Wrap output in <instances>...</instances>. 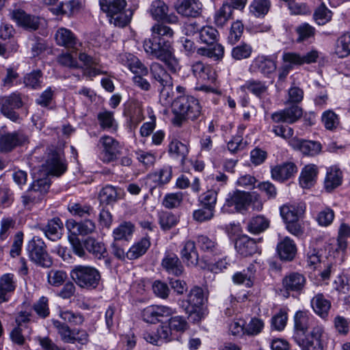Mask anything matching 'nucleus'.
<instances>
[{"mask_svg": "<svg viewBox=\"0 0 350 350\" xmlns=\"http://www.w3.org/2000/svg\"><path fill=\"white\" fill-rule=\"evenodd\" d=\"M85 250L98 259L105 257L106 248L105 245L92 237H88L84 240Z\"/></svg>", "mask_w": 350, "mask_h": 350, "instance_id": "58836bf2", "label": "nucleus"}, {"mask_svg": "<svg viewBox=\"0 0 350 350\" xmlns=\"http://www.w3.org/2000/svg\"><path fill=\"white\" fill-rule=\"evenodd\" d=\"M61 340L65 343H75V329H72L68 324L58 320H52Z\"/></svg>", "mask_w": 350, "mask_h": 350, "instance_id": "e433bc0d", "label": "nucleus"}, {"mask_svg": "<svg viewBox=\"0 0 350 350\" xmlns=\"http://www.w3.org/2000/svg\"><path fill=\"white\" fill-rule=\"evenodd\" d=\"M46 244L39 237L35 236L27 244V250L29 257L36 265L44 267H49L53 262L49 257Z\"/></svg>", "mask_w": 350, "mask_h": 350, "instance_id": "39448f33", "label": "nucleus"}, {"mask_svg": "<svg viewBox=\"0 0 350 350\" xmlns=\"http://www.w3.org/2000/svg\"><path fill=\"white\" fill-rule=\"evenodd\" d=\"M63 226L62 220L56 217L49 219L45 226H39L38 228L49 239L56 241L61 237Z\"/></svg>", "mask_w": 350, "mask_h": 350, "instance_id": "b1692460", "label": "nucleus"}, {"mask_svg": "<svg viewBox=\"0 0 350 350\" xmlns=\"http://www.w3.org/2000/svg\"><path fill=\"white\" fill-rule=\"evenodd\" d=\"M306 283L305 276L298 272H291L282 279V286L288 292L300 293Z\"/></svg>", "mask_w": 350, "mask_h": 350, "instance_id": "f3484780", "label": "nucleus"}, {"mask_svg": "<svg viewBox=\"0 0 350 350\" xmlns=\"http://www.w3.org/2000/svg\"><path fill=\"white\" fill-rule=\"evenodd\" d=\"M183 200V193L182 192L167 193L163 200L162 205L168 209L178 208L180 206Z\"/></svg>", "mask_w": 350, "mask_h": 350, "instance_id": "13d9d810", "label": "nucleus"}, {"mask_svg": "<svg viewBox=\"0 0 350 350\" xmlns=\"http://www.w3.org/2000/svg\"><path fill=\"white\" fill-rule=\"evenodd\" d=\"M169 152L173 157L178 159L180 163L183 165L189 153V149L185 144L175 140L170 143Z\"/></svg>", "mask_w": 350, "mask_h": 350, "instance_id": "a18cd8bd", "label": "nucleus"}, {"mask_svg": "<svg viewBox=\"0 0 350 350\" xmlns=\"http://www.w3.org/2000/svg\"><path fill=\"white\" fill-rule=\"evenodd\" d=\"M181 258L187 266H196L198 262V254L195 242L187 241L180 251Z\"/></svg>", "mask_w": 350, "mask_h": 350, "instance_id": "c756f323", "label": "nucleus"}, {"mask_svg": "<svg viewBox=\"0 0 350 350\" xmlns=\"http://www.w3.org/2000/svg\"><path fill=\"white\" fill-rule=\"evenodd\" d=\"M172 167L165 166L158 172L149 175V177L158 185H163L170 182L172 178Z\"/></svg>", "mask_w": 350, "mask_h": 350, "instance_id": "5fc2aeb1", "label": "nucleus"}, {"mask_svg": "<svg viewBox=\"0 0 350 350\" xmlns=\"http://www.w3.org/2000/svg\"><path fill=\"white\" fill-rule=\"evenodd\" d=\"M318 57L319 52L316 50H312L304 55L295 52H284L282 59L284 65L290 66L292 70L294 66L316 62Z\"/></svg>", "mask_w": 350, "mask_h": 350, "instance_id": "9d476101", "label": "nucleus"}, {"mask_svg": "<svg viewBox=\"0 0 350 350\" xmlns=\"http://www.w3.org/2000/svg\"><path fill=\"white\" fill-rule=\"evenodd\" d=\"M151 38L145 39L143 47L152 58L163 62L172 72L178 69V62L174 54L170 40L174 36L171 27L163 23H155L150 29Z\"/></svg>", "mask_w": 350, "mask_h": 350, "instance_id": "f257e3e1", "label": "nucleus"}, {"mask_svg": "<svg viewBox=\"0 0 350 350\" xmlns=\"http://www.w3.org/2000/svg\"><path fill=\"white\" fill-rule=\"evenodd\" d=\"M197 53L215 60H220L224 55V47L220 44H216L213 48H199L197 50Z\"/></svg>", "mask_w": 350, "mask_h": 350, "instance_id": "3c124183", "label": "nucleus"}, {"mask_svg": "<svg viewBox=\"0 0 350 350\" xmlns=\"http://www.w3.org/2000/svg\"><path fill=\"white\" fill-rule=\"evenodd\" d=\"M310 324V318L306 312L298 311L294 317L293 339L298 336H304Z\"/></svg>", "mask_w": 350, "mask_h": 350, "instance_id": "bb28decb", "label": "nucleus"}, {"mask_svg": "<svg viewBox=\"0 0 350 350\" xmlns=\"http://www.w3.org/2000/svg\"><path fill=\"white\" fill-rule=\"evenodd\" d=\"M276 68L275 62L271 57L265 55H258L253 59L250 65L251 70L260 72L267 77L273 73Z\"/></svg>", "mask_w": 350, "mask_h": 350, "instance_id": "dca6fc26", "label": "nucleus"}, {"mask_svg": "<svg viewBox=\"0 0 350 350\" xmlns=\"http://www.w3.org/2000/svg\"><path fill=\"white\" fill-rule=\"evenodd\" d=\"M332 16V12L324 3L321 4L314 11L313 17L316 23L319 25H323L328 23Z\"/></svg>", "mask_w": 350, "mask_h": 350, "instance_id": "052dcab7", "label": "nucleus"}, {"mask_svg": "<svg viewBox=\"0 0 350 350\" xmlns=\"http://www.w3.org/2000/svg\"><path fill=\"white\" fill-rule=\"evenodd\" d=\"M67 278V274L62 270L51 269L48 272L47 280L53 286H60Z\"/></svg>", "mask_w": 350, "mask_h": 350, "instance_id": "69168bd1", "label": "nucleus"}, {"mask_svg": "<svg viewBox=\"0 0 350 350\" xmlns=\"http://www.w3.org/2000/svg\"><path fill=\"white\" fill-rule=\"evenodd\" d=\"M99 4L111 24L123 27L130 22V17L124 12L126 0H100Z\"/></svg>", "mask_w": 350, "mask_h": 350, "instance_id": "20e7f679", "label": "nucleus"}, {"mask_svg": "<svg viewBox=\"0 0 350 350\" xmlns=\"http://www.w3.org/2000/svg\"><path fill=\"white\" fill-rule=\"evenodd\" d=\"M152 79L163 88L172 87V79L165 68L158 62H153L150 68Z\"/></svg>", "mask_w": 350, "mask_h": 350, "instance_id": "4be33fe9", "label": "nucleus"}, {"mask_svg": "<svg viewBox=\"0 0 350 350\" xmlns=\"http://www.w3.org/2000/svg\"><path fill=\"white\" fill-rule=\"evenodd\" d=\"M252 52L253 48L250 44L241 42L232 49L231 56L232 59L240 61L250 58Z\"/></svg>", "mask_w": 350, "mask_h": 350, "instance_id": "09e8293b", "label": "nucleus"}, {"mask_svg": "<svg viewBox=\"0 0 350 350\" xmlns=\"http://www.w3.org/2000/svg\"><path fill=\"white\" fill-rule=\"evenodd\" d=\"M161 267L168 274L180 276L184 271V267L178 256L170 252H166L161 260Z\"/></svg>", "mask_w": 350, "mask_h": 350, "instance_id": "4468645a", "label": "nucleus"}, {"mask_svg": "<svg viewBox=\"0 0 350 350\" xmlns=\"http://www.w3.org/2000/svg\"><path fill=\"white\" fill-rule=\"evenodd\" d=\"M46 165L49 174L55 176H61L67 169L64 155L56 151H53L49 154Z\"/></svg>", "mask_w": 350, "mask_h": 350, "instance_id": "ddd939ff", "label": "nucleus"}, {"mask_svg": "<svg viewBox=\"0 0 350 350\" xmlns=\"http://www.w3.org/2000/svg\"><path fill=\"white\" fill-rule=\"evenodd\" d=\"M342 172L336 167L327 170L325 180L324 188L327 192H331L342 183Z\"/></svg>", "mask_w": 350, "mask_h": 350, "instance_id": "c85d7f7f", "label": "nucleus"}, {"mask_svg": "<svg viewBox=\"0 0 350 350\" xmlns=\"http://www.w3.org/2000/svg\"><path fill=\"white\" fill-rule=\"evenodd\" d=\"M50 185V180L47 176L35 180L27 193L22 196L23 205L29 206L41 200L44 195L47 193Z\"/></svg>", "mask_w": 350, "mask_h": 350, "instance_id": "6e6552de", "label": "nucleus"}, {"mask_svg": "<svg viewBox=\"0 0 350 350\" xmlns=\"http://www.w3.org/2000/svg\"><path fill=\"white\" fill-rule=\"evenodd\" d=\"M202 5L199 0H179L176 5L178 14L186 17H197L202 12Z\"/></svg>", "mask_w": 350, "mask_h": 350, "instance_id": "412c9836", "label": "nucleus"}, {"mask_svg": "<svg viewBox=\"0 0 350 350\" xmlns=\"http://www.w3.org/2000/svg\"><path fill=\"white\" fill-rule=\"evenodd\" d=\"M150 246V241L148 237H144L131 247L126 252V258L134 260L143 256Z\"/></svg>", "mask_w": 350, "mask_h": 350, "instance_id": "f704fd0d", "label": "nucleus"}, {"mask_svg": "<svg viewBox=\"0 0 350 350\" xmlns=\"http://www.w3.org/2000/svg\"><path fill=\"white\" fill-rule=\"evenodd\" d=\"M297 172V166L293 163H285L271 169V177L275 180L283 182L291 178Z\"/></svg>", "mask_w": 350, "mask_h": 350, "instance_id": "393cba45", "label": "nucleus"}, {"mask_svg": "<svg viewBox=\"0 0 350 350\" xmlns=\"http://www.w3.org/2000/svg\"><path fill=\"white\" fill-rule=\"evenodd\" d=\"M311 306L316 314L325 318L331 307V302L322 293L317 294L311 299Z\"/></svg>", "mask_w": 350, "mask_h": 350, "instance_id": "2f4dec72", "label": "nucleus"}, {"mask_svg": "<svg viewBox=\"0 0 350 350\" xmlns=\"http://www.w3.org/2000/svg\"><path fill=\"white\" fill-rule=\"evenodd\" d=\"M235 248L239 254L245 257L258 252L256 241L246 235L239 237L236 241Z\"/></svg>", "mask_w": 350, "mask_h": 350, "instance_id": "5701e85b", "label": "nucleus"}, {"mask_svg": "<svg viewBox=\"0 0 350 350\" xmlns=\"http://www.w3.org/2000/svg\"><path fill=\"white\" fill-rule=\"evenodd\" d=\"M175 313V310L171 307L163 305H151L145 308L142 312L144 321L155 324L161 322L163 318H167Z\"/></svg>", "mask_w": 350, "mask_h": 350, "instance_id": "1a4fd4ad", "label": "nucleus"}, {"mask_svg": "<svg viewBox=\"0 0 350 350\" xmlns=\"http://www.w3.org/2000/svg\"><path fill=\"white\" fill-rule=\"evenodd\" d=\"M59 317L71 325H80L84 322L83 315L79 312L72 310H64L59 312Z\"/></svg>", "mask_w": 350, "mask_h": 350, "instance_id": "4d7b16f0", "label": "nucleus"}, {"mask_svg": "<svg viewBox=\"0 0 350 350\" xmlns=\"http://www.w3.org/2000/svg\"><path fill=\"white\" fill-rule=\"evenodd\" d=\"M102 146L100 158L105 163H109L116 160L120 154L122 147L120 143L112 137L104 135L99 139Z\"/></svg>", "mask_w": 350, "mask_h": 350, "instance_id": "9b49d317", "label": "nucleus"}, {"mask_svg": "<svg viewBox=\"0 0 350 350\" xmlns=\"http://www.w3.org/2000/svg\"><path fill=\"white\" fill-rule=\"evenodd\" d=\"M277 250L280 258L284 260H293L297 251L294 241L287 237L278 244Z\"/></svg>", "mask_w": 350, "mask_h": 350, "instance_id": "7c9ffc66", "label": "nucleus"}, {"mask_svg": "<svg viewBox=\"0 0 350 350\" xmlns=\"http://www.w3.org/2000/svg\"><path fill=\"white\" fill-rule=\"evenodd\" d=\"M207 298L203 289L199 286L193 287L187 295V310L190 312H196L202 307Z\"/></svg>", "mask_w": 350, "mask_h": 350, "instance_id": "6ab92c4d", "label": "nucleus"}, {"mask_svg": "<svg viewBox=\"0 0 350 350\" xmlns=\"http://www.w3.org/2000/svg\"><path fill=\"white\" fill-rule=\"evenodd\" d=\"M304 213L302 207L295 205H283L280 207V215L285 224L290 221H295L299 219L300 215Z\"/></svg>", "mask_w": 350, "mask_h": 350, "instance_id": "49530a36", "label": "nucleus"}, {"mask_svg": "<svg viewBox=\"0 0 350 350\" xmlns=\"http://www.w3.org/2000/svg\"><path fill=\"white\" fill-rule=\"evenodd\" d=\"M197 243L200 249L204 252L217 253L218 252V245L215 240L207 236H198Z\"/></svg>", "mask_w": 350, "mask_h": 350, "instance_id": "6e6d98bb", "label": "nucleus"}, {"mask_svg": "<svg viewBox=\"0 0 350 350\" xmlns=\"http://www.w3.org/2000/svg\"><path fill=\"white\" fill-rule=\"evenodd\" d=\"M42 73L40 70H33L23 77V83L26 88L33 90L40 89L42 84Z\"/></svg>", "mask_w": 350, "mask_h": 350, "instance_id": "864d4df0", "label": "nucleus"}, {"mask_svg": "<svg viewBox=\"0 0 350 350\" xmlns=\"http://www.w3.org/2000/svg\"><path fill=\"white\" fill-rule=\"evenodd\" d=\"M11 18L13 19L19 26L30 30L34 31L38 29L40 25V18L35 16L27 14L25 12L22 10H15L11 13Z\"/></svg>", "mask_w": 350, "mask_h": 350, "instance_id": "2eb2a0df", "label": "nucleus"}, {"mask_svg": "<svg viewBox=\"0 0 350 350\" xmlns=\"http://www.w3.org/2000/svg\"><path fill=\"white\" fill-rule=\"evenodd\" d=\"M55 40L58 45L67 48H74L77 44V38L69 29L62 27L55 33Z\"/></svg>", "mask_w": 350, "mask_h": 350, "instance_id": "c9c22d12", "label": "nucleus"}, {"mask_svg": "<svg viewBox=\"0 0 350 350\" xmlns=\"http://www.w3.org/2000/svg\"><path fill=\"white\" fill-rule=\"evenodd\" d=\"M323 328L316 326L308 335L298 336L294 340L302 350H323Z\"/></svg>", "mask_w": 350, "mask_h": 350, "instance_id": "0eeeda50", "label": "nucleus"}, {"mask_svg": "<svg viewBox=\"0 0 350 350\" xmlns=\"http://www.w3.org/2000/svg\"><path fill=\"white\" fill-rule=\"evenodd\" d=\"M1 109H19L24 106L22 95L18 92L12 93L8 96L0 98Z\"/></svg>", "mask_w": 350, "mask_h": 350, "instance_id": "a19ab883", "label": "nucleus"}, {"mask_svg": "<svg viewBox=\"0 0 350 350\" xmlns=\"http://www.w3.org/2000/svg\"><path fill=\"white\" fill-rule=\"evenodd\" d=\"M232 15V8L228 4L222 7L215 14V23L218 27H223Z\"/></svg>", "mask_w": 350, "mask_h": 350, "instance_id": "0e129e2a", "label": "nucleus"}, {"mask_svg": "<svg viewBox=\"0 0 350 350\" xmlns=\"http://www.w3.org/2000/svg\"><path fill=\"white\" fill-rule=\"evenodd\" d=\"M68 210L75 216L80 217L90 216L93 211L91 206L80 203H71L68 205Z\"/></svg>", "mask_w": 350, "mask_h": 350, "instance_id": "774afa93", "label": "nucleus"}, {"mask_svg": "<svg viewBox=\"0 0 350 350\" xmlns=\"http://www.w3.org/2000/svg\"><path fill=\"white\" fill-rule=\"evenodd\" d=\"M191 70L193 74L202 81H207L210 79L211 68L209 66L204 64L202 62H195L192 66Z\"/></svg>", "mask_w": 350, "mask_h": 350, "instance_id": "e2e57ef3", "label": "nucleus"}, {"mask_svg": "<svg viewBox=\"0 0 350 350\" xmlns=\"http://www.w3.org/2000/svg\"><path fill=\"white\" fill-rule=\"evenodd\" d=\"M247 91H249L256 95V96H261L265 94L267 91V86L265 83L258 80L250 79L240 87V92L242 94H245Z\"/></svg>", "mask_w": 350, "mask_h": 350, "instance_id": "ea45409f", "label": "nucleus"}, {"mask_svg": "<svg viewBox=\"0 0 350 350\" xmlns=\"http://www.w3.org/2000/svg\"><path fill=\"white\" fill-rule=\"evenodd\" d=\"M118 61L135 75L133 77L135 85L142 90H150V83L143 78V76L148 75V68L136 56L131 53H122L119 55Z\"/></svg>", "mask_w": 350, "mask_h": 350, "instance_id": "f03ea898", "label": "nucleus"}, {"mask_svg": "<svg viewBox=\"0 0 350 350\" xmlns=\"http://www.w3.org/2000/svg\"><path fill=\"white\" fill-rule=\"evenodd\" d=\"M16 288V280L12 273H5L0 278V304L10 300Z\"/></svg>", "mask_w": 350, "mask_h": 350, "instance_id": "aec40b11", "label": "nucleus"}, {"mask_svg": "<svg viewBox=\"0 0 350 350\" xmlns=\"http://www.w3.org/2000/svg\"><path fill=\"white\" fill-rule=\"evenodd\" d=\"M245 191L236 190L229 193L221 208L224 213L245 214L247 213V196Z\"/></svg>", "mask_w": 350, "mask_h": 350, "instance_id": "423d86ee", "label": "nucleus"}, {"mask_svg": "<svg viewBox=\"0 0 350 350\" xmlns=\"http://www.w3.org/2000/svg\"><path fill=\"white\" fill-rule=\"evenodd\" d=\"M290 145L295 150H299L304 154L310 156H314L319 154L321 150V145L320 143L297 137L291 139L290 141Z\"/></svg>", "mask_w": 350, "mask_h": 350, "instance_id": "a211bd4d", "label": "nucleus"}, {"mask_svg": "<svg viewBox=\"0 0 350 350\" xmlns=\"http://www.w3.org/2000/svg\"><path fill=\"white\" fill-rule=\"evenodd\" d=\"M120 189L107 185L99 192L98 199L101 204H111L116 202L119 198Z\"/></svg>", "mask_w": 350, "mask_h": 350, "instance_id": "79ce46f5", "label": "nucleus"}, {"mask_svg": "<svg viewBox=\"0 0 350 350\" xmlns=\"http://www.w3.org/2000/svg\"><path fill=\"white\" fill-rule=\"evenodd\" d=\"M335 53L340 58L350 55V33H344L337 39Z\"/></svg>", "mask_w": 350, "mask_h": 350, "instance_id": "de8ad7c7", "label": "nucleus"}, {"mask_svg": "<svg viewBox=\"0 0 350 350\" xmlns=\"http://www.w3.org/2000/svg\"><path fill=\"white\" fill-rule=\"evenodd\" d=\"M270 8V0H253L250 10L255 16L263 17L269 12Z\"/></svg>", "mask_w": 350, "mask_h": 350, "instance_id": "603ef678", "label": "nucleus"}, {"mask_svg": "<svg viewBox=\"0 0 350 350\" xmlns=\"http://www.w3.org/2000/svg\"><path fill=\"white\" fill-rule=\"evenodd\" d=\"M269 224L270 221L266 217L258 215L249 220L247 229L252 234H260L269 228Z\"/></svg>", "mask_w": 350, "mask_h": 350, "instance_id": "72a5a7b5", "label": "nucleus"}, {"mask_svg": "<svg viewBox=\"0 0 350 350\" xmlns=\"http://www.w3.org/2000/svg\"><path fill=\"white\" fill-rule=\"evenodd\" d=\"M27 141V137L22 132L7 133L0 136V152H7L15 147L23 145Z\"/></svg>", "mask_w": 350, "mask_h": 350, "instance_id": "f8f14e48", "label": "nucleus"}, {"mask_svg": "<svg viewBox=\"0 0 350 350\" xmlns=\"http://www.w3.org/2000/svg\"><path fill=\"white\" fill-rule=\"evenodd\" d=\"M173 109H196L199 106L198 99L191 96H180L172 103Z\"/></svg>", "mask_w": 350, "mask_h": 350, "instance_id": "c03bdc74", "label": "nucleus"}, {"mask_svg": "<svg viewBox=\"0 0 350 350\" xmlns=\"http://www.w3.org/2000/svg\"><path fill=\"white\" fill-rule=\"evenodd\" d=\"M215 211L202 206L201 208L193 212V219L198 222L203 223L211 220L215 216Z\"/></svg>", "mask_w": 350, "mask_h": 350, "instance_id": "338daca9", "label": "nucleus"}, {"mask_svg": "<svg viewBox=\"0 0 350 350\" xmlns=\"http://www.w3.org/2000/svg\"><path fill=\"white\" fill-rule=\"evenodd\" d=\"M199 36L200 40L202 43L208 45L213 44L217 40L218 31L213 27L204 26L200 29Z\"/></svg>", "mask_w": 350, "mask_h": 350, "instance_id": "bf43d9fd", "label": "nucleus"}, {"mask_svg": "<svg viewBox=\"0 0 350 350\" xmlns=\"http://www.w3.org/2000/svg\"><path fill=\"white\" fill-rule=\"evenodd\" d=\"M68 228L76 229L77 234L81 236L93 234L96 230L95 222L91 219H85L79 222L70 221L68 224Z\"/></svg>", "mask_w": 350, "mask_h": 350, "instance_id": "4c0bfd02", "label": "nucleus"}, {"mask_svg": "<svg viewBox=\"0 0 350 350\" xmlns=\"http://www.w3.org/2000/svg\"><path fill=\"white\" fill-rule=\"evenodd\" d=\"M135 226L130 221H124L113 230V237L115 241H128L134 232Z\"/></svg>", "mask_w": 350, "mask_h": 350, "instance_id": "37998d69", "label": "nucleus"}, {"mask_svg": "<svg viewBox=\"0 0 350 350\" xmlns=\"http://www.w3.org/2000/svg\"><path fill=\"white\" fill-rule=\"evenodd\" d=\"M255 273V265L250 264L246 269L235 273L232 275V281L236 284H242L250 288L254 284Z\"/></svg>", "mask_w": 350, "mask_h": 350, "instance_id": "cd10ccee", "label": "nucleus"}, {"mask_svg": "<svg viewBox=\"0 0 350 350\" xmlns=\"http://www.w3.org/2000/svg\"><path fill=\"white\" fill-rule=\"evenodd\" d=\"M302 116V111H278L272 114L275 122L293 123Z\"/></svg>", "mask_w": 350, "mask_h": 350, "instance_id": "8fccbe9b", "label": "nucleus"}, {"mask_svg": "<svg viewBox=\"0 0 350 350\" xmlns=\"http://www.w3.org/2000/svg\"><path fill=\"white\" fill-rule=\"evenodd\" d=\"M178 215L170 211H162L158 213V222L162 230L167 231L175 227L179 222Z\"/></svg>", "mask_w": 350, "mask_h": 350, "instance_id": "473e14b6", "label": "nucleus"}, {"mask_svg": "<svg viewBox=\"0 0 350 350\" xmlns=\"http://www.w3.org/2000/svg\"><path fill=\"white\" fill-rule=\"evenodd\" d=\"M70 277L75 284L82 288H96L100 280V273L92 266L78 265L70 271Z\"/></svg>", "mask_w": 350, "mask_h": 350, "instance_id": "7ed1b4c3", "label": "nucleus"}, {"mask_svg": "<svg viewBox=\"0 0 350 350\" xmlns=\"http://www.w3.org/2000/svg\"><path fill=\"white\" fill-rule=\"evenodd\" d=\"M167 11L168 7L163 1L155 0L151 4L150 14L154 20H163Z\"/></svg>", "mask_w": 350, "mask_h": 350, "instance_id": "680f3d73", "label": "nucleus"}, {"mask_svg": "<svg viewBox=\"0 0 350 350\" xmlns=\"http://www.w3.org/2000/svg\"><path fill=\"white\" fill-rule=\"evenodd\" d=\"M319 173L318 167L314 164H308L301 170L299 184L304 189H309L314 185Z\"/></svg>", "mask_w": 350, "mask_h": 350, "instance_id": "a878e982", "label": "nucleus"}]
</instances>
